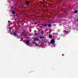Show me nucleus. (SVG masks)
Segmentation results:
<instances>
[{
    "mask_svg": "<svg viewBox=\"0 0 78 78\" xmlns=\"http://www.w3.org/2000/svg\"><path fill=\"white\" fill-rule=\"evenodd\" d=\"M17 33H19V31H15V32H13V34L14 36H17L18 35L17 34Z\"/></svg>",
    "mask_w": 78,
    "mask_h": 78,
    "instance_id": "nucleus-1",
    "label": "nucleus"
},
{
    "mask_svg": "<svg viewBox=\"0 0 78 78\" xmlns=\"http://www.w3.org/2000/svg\"><path fill=\"white\" fill-rule=\"evenodd\" d=\"M51 44H54L55 42V40H54V39H52L51 41Z\"/></svg>",
    "mask_w": 78,
    "mask_h": 78,
    "instance_id": "nucleus-2",
    "label": "nucleus"
},
{
    "mask_svg": "<svg viewBox=\"0 0 78 78\" xmlns=\"http://www.w3.org/2000/svg\"><path fill=\"white\" fill-rule=\"evenodd\" d=\"M24 43H25V44H26L27 45V44H28L30 43V41L28 40H26L25 42Z\"/></svg>",
    "mask_w": 78,
    "mask_h": 78,
    "instance_id": "nucleus-3",
    "label": "nucleus"
},
{
    "mask_svg": "<svg viewBox=\"0 0 78 78\" xmlns=\"http://www.w3.org/2000/svg\"><path fill=\"white\" fill-rule=\"evenodd\" d=\"M47 25H47L46 23L45 25H42V27H44V28H46V26H47Z\"/></svg>",
    "mask_w": 78,
    "mask_h": 78,
    "instance_id": "nucleus-4",
    "label": "nucleus"
},
{
    "mask_svg": "<svg viewBox=\"0 0 78 78\" xmlns=\"http://www.w3.org/2000/svg\"><path fill=\"white\" fill-rule=\"evenodd\" d=\"M34 39L36 41H39V38H34Z\"/></svg>",
    "mask_w": 78,
    "mask_h": 78,
    "instance_id": "nucleus-5",
    "label": "nucleus"
},
{
    "mask_svg": "<svg viewBox=\"0 0 78 78\" xmlns=\"http://www.w3.org/2000/svg\"><path fill=\"white\" fill-rule=\"evenodd\" d=\"M39 37V38H40V39H44L45 38V37H44L40 36Z\"/></svg>",
    "mask_w": 78,
    "mask_h": 78,
    "instance_id": "nucleus-6",
    "label": "nucleus"
},
{
    "mask_svg": "<svg viewBox=\"0 0 78 78\" xmlns=\"http://www.w3.org/2000/svg\"><path fill=\"white\" fill-rule=\"evenodd\" d=\"M12 14H15L16 12L14 11V10H12Z\"/></svg>",
    "mask_w": 78,
    "mask_h": 78,
    "instance_id": "nucleus-7",
    "label": "nucleus"
},
{
    "mask_svg": "<svg viewBox=\"0 0 78 78\" xmlns=\"http://www.w3.org/2000/svg\"><path fill=\"white\" fill-rule=\"evenodd\" d=\"M41 34L42 35H43V34H44V32L42 30L41 31Z\"/></svg>",
    "mask_w": 78,
    "mask_h": 78,
    "instance_id": "nucleus-8",
    "label": "nucleus"
},
{
    "mask_svg": "<svg viewBox=\"0 0 78 78\" xmlns=\"http://www.w3.org/2000/svg\"><path fill=\"white\" fill-rule=\"evenodd\" d=\"M49 38H51L52 37V36H51L50 34H49Z\"/></svg>",
    "mask_w": 78,
    "mask_h": 78,
    "instance_id": "nucleus-9",
    "label": "nucleus"
},
{
    "mask_svg": "<svg viewBox=\"0 0 78 78\" xmlns=\"http://www.w3.org/2000/svg\"><path fill=\"white\" fill-rule=\"evenodd\" d=\"M77 12H78V11L77 10H76V11H74V13H75V14L76 13H77Z\"/></svg>",
    "mask_w": 78,
    "mask_h": 78,
    "instance_id": "nucleus-10",
    "label": "nucleus"
},
{
    "mask_svg": "<svg viewBox=\"0 0 78 78\" xmlns=\"http://www.w3.org/2000/svg\"><path fill=\"white\" fill-rule=\"evenodd\" d=\"M51 24H48V27H51Z\"/></svg>",
    "mask_w": 78,
    "mask_h": 78,
    "instance_id": "nucleus-11",
    "label": "nucleus"
},
{
    "mask_svg": "<svg viewBox=\"0 0 78 78\" xmlns=\"http://www.w3.org/2000/svg\"><path fill=\"white\" fill-rule=\"evenodd\" d=\"M27 6H29V2H27Z\"/></svg>",
    "mask_w": 78,
    "mask_h": 78,
    "instance_id": "nucleus-12",
    "label": "nucleus"
},
{
    "mask_svg": "<svg viewBox=\"0 0 78 78\" xmlns=\"http://www.w3.org/2000/svg\"><path fill=\"white\" fill-rule=\"evenodd\" d=\"M36 45H37V46H38V47L39 46V44L36 43Z\"/></svg>",
    "mask_w": 78,
    "mask_h": 78,
    "instance_id": "nucleus-13",
    "label": "nucleus"
},
{
    "mask_svg": "<svg viewBox=\"0 0 78 78\" xmlns=\"http://www.w3.org/2000/svg\"><path fill=\"white\" fill-rule=\"evenodd\" d=\"M32 44H36V42H33V43H32Z\"/></svg>",
    "mask_w": 78,
    "mask_h": 78,
    "instance_id": "nucleus-14",
    "label": "nucleus"
},
{
    "mask_svg": "<svg viewBox=\"0 0 78 78\" xmlns=\"http://www.w3.org/2000/svg\"><path fill=\"white\" fill-rule=\"evenodd\" d=\"M66 33H69V32H68V31H66Z\"/></svg>",
    "mask_w": 78,
    "mask_h": 78,
    "instance_id": "nucleus-15",
    "label": "nucleus"
},
{
    "mask_svg": "<svg viewBox=\"0 0 78 78\" xmlns=\"http://www.w3.org/2000/svg\"><path fill=\"white\" fill-rule=\"evenodd\" d=\"M34 35H37V33H35Z\"/></svg>",
    "mask_w": 78,
    "mask_h": 78,
    "instance_id": "nucleus-16",
    "label": "nucleus"
}]
</instances>
